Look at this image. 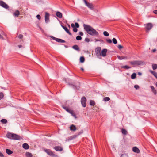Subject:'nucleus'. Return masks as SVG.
<instances>
[{"label":"nucleus","instance_id":"obj_40","mask_svg":"<svg viewBox=\"0 0 157 157\" xmlns=\"http://www.w3.org/2000/svg\"><path fill=\"white\" fill-rule=\"evenodd\" d=\"M106 41L109 43H112V40L110 39H108L106 40Z\"/></svg>","mask_w":157,"mask_h":157},{"label":"nucleus","instance_id":"obj_64","mask_svg":"<svg viewBox=\"0 0 157 157\" xmlns=\"http://www.w3.org/2000/svg\"><path fill=\"white\" fill-rule=\"evenodd\" d=\"M1 99H2V98H1V97H0V100Z\"/></svg>","mask_w":157,"mask_h":157},{"label":"nucleus","instance_id":"obj_31","mask_svg":"<svg viewBox=\"0 0 157 157\" xmlns=\"http://www.w3.org/2000/svg\"><path fill=\"white\" fill-rule=\"evenodd\" d=\"M95 103L94 101L93 100H90V104L91 105L94 106L95 105Z\"/></svg>","mask_w":157,"mask_h":157},{"label":"nucleus","instance_id":"obj_35","mask_svg":"<svg viewBox=\"0 0 157 157\" xmlns=\"http://www.w3.org/2000/svg\"><path fill=\"white\" fill-rule=\"evenodd\" d=\"M152 68L154 70L156 69L157 68V65L155 64H153L152 65Z\"/></svg>","mask_w":157,"mask_h":157},{"label":"nucleus","instance_id":"obj_42","mask_svg":"<svg viewBox=\"0 0 157 157\" xmlns=\"http://www.w3.org/2000/svg\"><path fill=\"white\" fill-rule=\"evenodd\" d=\"M23 36L22 34H20L18 35V37L19 39H22L23 38Z\"/></svg>","mask_w":157,"mask_h":157},{"label":"nucleus","instance_id":"obj_22","mask_svg":"<svg viewBox=\"0 0 157 157\" xmlns=\"http://www.w3.org/2000/svg\"><path fill=\"white\" fill-rule=\"evenodd\" d=\"M19 14V11L18 10L15 11L13 13L14 16L16 17H18Z\"/></svg>","mask_w":157,"mask_h":157},{"label":"nucleus","instance_id":"obj_3","mask_svg":"<svg viewBox=\"0 0 157 157\" xmlns=\"http://www.w3.org/2000/svg\"><path fill=\"white\" fill-rule=\"evenodd\" d=\"M145 26V29L147 32H148L152 27L153 25L152 23H149L144 25Z\"/></svg>","mask_w":157,"mask_h":157},{"label":"nucleus","instance_id":"obj_21","mask_svg":"<svg viewBox=\"0 0 157 157\" xmlns=\"http://www.w3.org/2000/svg\"><path fill=\"white\" fill-rule=\"evenodd\" d=\"M150 87L153 93H154L155 94H156V90L155 89L154 87L153 86H151Z\"/></svg>","mask_w":157,"mask_h":157},{"label":"nucleus","instance_id":"obj_28","mask_svg":"<svg viewBox=\"0 0 157 157\" xmlns=\"http://www.w3.org/2000/svg\"><path fill=\"white\" fill-rule=\"evenodd\" d=\"M150 71L156 78H157V73L154 71L151 70Z\"/></svg>","mask_w":157,"mask_h":157},{"label":"nucleus","instance_id":"obj_25","mask_svg":"<svg viewBox=\"0 0 157 157\" xmlns=\"http://www.w3.org/2000/svg\"><path fill=\"white\" fill-rule=\"evenodd\" d=\"M6 152L8 155L11 154L13 153V151H12L7 149L6 150Z\"/></svg>","mask_w":157,"mask_h":157},{"label":"nucleus","instance_id":"obj_18","mask_svg":"<svg viewBox=\"0 0 157 157\" xmlns=\"http://www.w3.org/2000/svg\"><path fill=\"white\" fill-rule=\"evenodd\" d=\"M72 48L78 51L80 50L78 46L77 45H75L73 46Z\"/></svg>","mask_w":157,"mask_h":157},{"label":"nucleus","instance_id":"obj_11","mask_svg":"<svg viewBox=\"0 0 157 157\" xmlns=\"http://www.w3.org/2000/svg\"><path fill=\"white\" fill-rule=\"evenodd\" d=\"M53 39L55 40L56 41L59 43H65V41L62 39H59L58 38H55L54 37H53Z\"/></svg>","mask_w":157,"mask_h":157},{"label":"nucleus","instance_id":"obj_33","mask_svg":"<svg viewBox=\"0 0 157 157\" xmlns=\"http://www.w3.org/2000/svg\"><path fill=\"white\" fill-rule=\"evenodd\" d=\"M136 73H133L131 75V78L132 79H134L136 78Z\"/></svg>","mask_w":157,"mask_h":157},{"label":"nucleus","instance_id":"obj_12","mask_svg":"<svg viewBox=\"0 0 157 157\" xmlns=\"http://www.w3.org/2000/svg\"><path fill=\"white\" fill-rule=\"evenodd\" d=\"M54 149L56 151H62L63 150V148L60 146H55Z\"/></svg>","mask_w":157,"mask_h":157},{"label":"nucleus","instance_id":"obj_27","mask_svg":"<svg viewBox=\"0 0 157 157\" xmlns=\"http://www.w3.org/2000/svg\"><path fill=\"white\" fill-rule=\"evenodd\" d=\"M121 132L123 135H126L127 134V131L124 129H121Z\"/></svg>","mask_w":157,"mask_h":157},{"label":"nucleus","instance_id":"obj_49","mask_svg":"<svg viewBox=\"0 0 157 157\" xmlns=\"http://www.w3.org/2000/svg\"><path fill=\"white\" fill-rule=\"evenodd\" d=\"M117 47L119 49H121L123 48L122 46L121 45H118Z\"/></svg>","mask_w":157,"mask_h":157},{"label":"nucleus","instance_id":"obj_50","mask_svg":"<svg viewBox=\"0 0 157 157\" xmlns=\"http://www.w3.org/2000/svg\"><path fill=\"white\" fill-rule=\"evenodd\" d=\"M134 88L136 89H137L139 88V86L138 85H135L134 86Z\"/></svg>","mask_w":157,"mask_h":157},{"label":"nucleus","instance_id":"obj_1","mask_svg":"<svg viewBox=\"0 0 157 157\" xmlns=\"http://www.w3.org/2000/svg\"><path fill=\"white\" fill-rule=\"evenodd\" d=\"M83 26L85 30L89 34L93 36L99 35L98 33L90 26L85 24H84Z\"/></svg>","mask_w":157,"mask_h":157},{"label":"nucleus","instance_id":"obj_43","mask_svg":"<svg viewBox=\"0 0 157 157\" xmlns=\"http://www.w3.org/2000/svg\"><path fill=\"white\" fill-rule=\"evenodd\" d=\"M4 96L2 92L0 93V97L2 98H3Z\"/></svg>","mask_w":157,"mask_h":157},{"label":"nucleus","instance_id":"obj_30","mask_svg":"<svg viewBox=\"0 0 157 157\" xmlns=\"http://www.w3.org/2000/svg\"><path fill=\"white\" fill-rule=\"evenodd\" d=\"M69 113H70L74 117H76L75 114V113L73 110H71L70 111H69Z\"/></svg>","mask_w":157,"mask_h":157},{"label":"nucleus","instance_id":"obj_54","mask_svg":"<svg viewBox=\"0 0 157 157\" xmlns=\"http://www.w3.org/2000/svg\"><path fill=\"white\" fill-rule=\"evenodd\" d=\"M153 12L155 14H157V10H155L153 11Z\"/></svg>","mask_w":157,"mask_h":157},{"label":"nucleus","instance_id":"obj_7","mask_svg":"<svg viewBox=\"0 0 157 157\" xmlns=\"http://www.w3.org/2000/svg\"><path fill=\"white\" fill-rule=\"evenodd\" d=\"M44 150L45 152L48 155L53 156L55 155L50 149H44Z\"/></svg>","mask_w":157,"mask_h":157},{"label":"nucleus","instance_id":"obj_6","mask_svg":"<svg viewBox=\"0 0 157 157\" xmlns=\"http://www.w3.org/2000/svg\"><path fill=\"white\" fill-rule=\"evenodd\" d=\"M129 63L133 65H140L142 64V62L140 61H130Z\"/></svg>","mask_w":157,"mask_h":157},{"label":"nucleus","instance_id":"obj_17","mask_svg":"<svg viewBox=\"0 0 157 157\" xmlns=\"http://www.w3.org/2000/svg\"><path fill=\"white\" fill-rule=\"evenodd\" d=\"M56 16L59 18H60L62 17V14L60 12H56Z\"/></svg>","mask_w":157,"mask_h":157},{"label":"nucleus","instance_id":"obj_4","mask_svg":"<svg viewBox=\"0 0 157 157\" xmlns=\"http://www.w3.org/2000/svg\"><path fill=\"white\" fill-rule=\"evenodd\" d=\"M101 48L100 47H98L95 49V54L98 58H99L101 56Z\"/></svg>","mask_w":157,"mask_h":157},{"label":"nucleus","instance_id":"obj_19","mask_svg":"<svg viewBox=\"0 0 157 157\" xmlns=\"http://www.w3.org/2000/svg\"><path fill=\"white\" fill-rule=\"evenodd\" d=\"M70 129L71 131H75L76 129V127L75 125H72L70 127Z\"/></svg>","mask_w":157,"mask_h":157},{"label":"nucleus","instance_id":"obj_56","mask_svg":"<svg viewBox=\"0 0 157 157\" xmlns=\"http://www.w3.org/2000/svg\"><path fill=\"white\" fill-rule=\"evenodd\" d=\"M18 46L19 48H21L23 47V46L22 45H18Z\"/></svg>","mask_w":157,"mask_h":157},{"label":"nucleus","instance_id":"obj_29","mask_svg":"<svg viewBox=\"0 0 157 157\" xmlns=\"http://www.w3.org/2000/svg\"><path fill=\"white\" fill-rule=\"evenodd\" d=\"M26 155L27 157H32L33 156L32 154L29 152H27L26 153Z\"/></svg>","mask_w":157,"mask_h":157},{"label":"nucleus","instance_id":"obj_47","mask_svg":"<svg viewBox=\"0 0 157 157\" xmlns=\"http://www.w3.org/2000/svg\"><path fill=\"white\" fill-rule=\"evenodd\" d=\"M1 34H2V35H4L5 36H6V34L3 31H2L1 32Z\"/></svg>","mask_w":157,"mask_h":157},{"label":"nucleus","instance_id":"obj_34","mask_svg":"<svg viewBox=\"0 0 157 157\" xmlns=\"http://www.w3.org/2000/svg\"><path fill=\"white\" fill-rule=\"evenodd\" d=\"M85 61V58L83 57L82 56L80 58V62L81 63H83Z\"/></svg>","mask_w":157,"mask_h":157},{"label":"nucleus","instance_id":"obj_26","mask_svg":"<svg viewBox=\"0 0 157 157\" xmlns=\"http://www.w3.org/2000/svg\"><path fill=\"white\" fill-rule=\"evenodd\" d=\"M62 107L68 112H69V111L71 110L68 107L63 105Z\"/></svg>","mask_w":157,"mask_h":157},{"label":"nucleus","instance_id":"obj_39","mask_svg":"<svg viewBox=\"0 0 157 157\" xmlns=\"http://www.w3.org/2000/svg\"><path fill=\"white\" fill-rule=\"evenodd\" d=\"M112 40L114 44H116L117 43V40L115 38H113Z\"/></svg>","mask_w":157,"mask_h":157},{"label":"nucleus","instance_id":"obj_63","mask_svg":"<svg viewBox=\"0 0 157 157\" xmlns=\"http://www.w3.org/2000/svg\"><path fill=\"white\" fill-rule=\"evenodd\" d=\"M68 26H69V28H70V25H68Z\"/></svg>","mask_w":157,"mask_h":157},{"label":"nucleus","instance_id":"obj_23","mask_svg":"<svg viewBox=\"0 0 157 157\" xmlns=\"http://www.w3.org/2000/svg\"><path fill=\"white\" fill-rule=\"evenodd\" d=\"M78 86H75L73 85H71V86H72L74 89H79V85H80V83L79 82H78Z\"/></svg>","mask_w":157,"mask_h":157},{"label":"nucleus","instance_id":"obj_14","mask_svg":"<svg viewBox=\"0 0 157 157\" xmlns=\"http://www.w3.org/2000/svg\"><path fill=\"white\" fill-rule=\"evenodd\" d=\"M132 151L134 152L137 153H139L140 152V150L136 147H134L132 148Z\"/></svg>","mask_w":157,"mask_h":157},{"label":"nucleus","instance_id":"obj_8","mask_svg":"<svg viewBox=\"0 0 157 157\" xmlns=\"http://www.w3.org/2000/svg\"><path fill=\"white\" fill-rule=\"evenodd\" d=\"M0 6L6 9L9 8V6L8 5L2 1H0Z\"/></svg>","mask_w":157,"mask_h":157},{"label":"nucleus","instance_id":"obj_51","mask_svg":"<svg viewBox=\"0 0 157 157\" xmlns=\"http://www.w3.org/2000/svg\"><path fill=\"white\" fill-rule=\"evenodd\" d=\"M79 34L81 36H82L83 35V33L82 32H79Z\"/></svg>","mask_w":157,"mask_h":157},{"label":"nucleus","instance_id":"obj_44","mask_svg":"<svg viewBox=\"0 0 157 157\" xmlns=\"http://www.w3.org/2000/svg\"><path fill=\"white\" fill-rule=\"evenodd\" d=\"M121 157H128V156L126 154H123L121 155Z\"/></svg>","mask_w":157,"mask_h":157},{"label":"nucleus","instance_id":"obj_58","mask_svg":"<svg viewBox=\"0 0 157 157\" xmlns=\"http://www.w3.org/2000/svg\"><path fill=\"white\" fill-rule=\"evenodd\" d=\"M95 40L96 41H100V40H99L97 39H95Z\"/></svg>","mask_w":157,"mask_h":157},{"label":"nucleus","instance_id":"obj_45","mask_svg":"<svg viewBox=\"0 0 157 157\" xmlns=\"http://www.w3.org/2000/svg\"><path fill=\"white\" fill-rule=\"evenodd\" d=\"M36 17L37 18L39 19V20H40V19H41V17L38 14V15H37V16H36Z\"/></svg>","mask_w":157,"mask_h":157},{"label":"nucleus","instance_id":"obj_36","mask_svg":"<svg viewBox=\"0 0 157 157\" xmlns=\"http://www.w3.org/2000/svg\"><path fill=\"white\" fill-rule=\"evenodd\" d=\"M121 67L122 68H124L125 69H129L131 68L130 67H129L128 66H127V65L122 66Z\"/></svg>","mask_w":157,"mask_h":157},{"label":"nucleus","instance_id":"obj_2","mask_svg":"<svg viewBox=\"0 0 157 157\" xmlns=\"http://www.w3.org/2000/svg\"><path fill=\"white\" fill-rule=\"evenodd\" d=\"M6 136L8 138L11 140H20L21 139V136H20L10 132L7 134Z\"/></svg>","mask_w":157,"mask_h":157},{"label":"nucleus","instance_id":"obj_24","mask_svg":"<svg viewBox=\"0 0 157 157\" xmlns=\"http://www.w3.org/2000/svg\"><path fill=\"white\" fill-rule=\"evenodd\" d=\"M0 121L3 124H6L7 122V120L5 119H1Z\"/></svg>","mask_w":157,"mask_h":157},{"label":"nucleus","instance_id":"obj_5","mask_svg":"<svg viewBox=\"0 0 157 157\" xmlns=\"http://www.w3.org/2000/svg\"><path fill=\"white\" fill-rule=\"evenodd\" d=\"M81 101L82 105L83 107H85L86 106V99L85 97H82L81 98Z\"/></svg>","mask_w":157,"mask_h":157},{"label":"nucleus","instance_id":"obj_62","mask_svg":"<svg viewBox=\"0 0 157 157\" xmlns=\"http://www.w3.org/2000/svg\"><path fill=\"white\" fill-rule=\"evenodd\" d=\"M155 85L156 86H157V82H156L155 83Z\"/></svg>","mask_w":157,"mask_h":157},{"label":"nucleus","instance_id":"obj_16","mask_svg":"<svg viewBox=\"0 0 157 157\" xmlns=\"http://www.w3.org/2000/svg\"><path fill=\"white\" fill-rule=\"evenodd\" d=\"M22 147L25 149H28L29 147V145L26 143H24L22 145Z\"/></svg>","mask_w":157,"mask_h":157},{"label":"nucleus","instance_id":"obj_37","mask_svg":"<svg viewBox=\"0 0 157 157\" xmlns=\"http://www.w3.org/2000/svg\"><path fill=\"white\" fill-rule=\"evenodd\" d=\"M103 34L106 36H107L109 35L107 31H104L103 32Z\"/></svg>","mask_w":157,"mask_h":157},{"label":"nucleus","instance_id":"obj_15","mask_svg":"<svg viewBox=\"0 0 157 157\" xmlns=\"http://www.w3.org/2000/svg\"><path fill=\"white\" fill-rule=\"evenodd\" d=\"M107 50L106 49H104L101 51V56L105 57L106 56Z\"/></svg>","mask_w":157,"mask_h":157},{"label":"nucleus","instance_id":"obj_10","mask_svg":"<svg viewBox=\"0 0 157 157\" xmlns=\"http://www.w3.org/2000/svg\"><path fill=\"white\" fill-rule=\"evenodd\" d=\"M86 5L91 10H94V6L93 4L91 3H90L87 2L85 3Z\"/></svg>","mask_w":157,"mask_h":157},{"label":"nucleus","instance_id":"obj_53","mask_svg":"<svg viewBox=\"0 0 157 157\" xmlns=\"http://www.w3.org/2000/svg\"><path fill=\"white\" fill-rule=\"evenodd\" d=\"M0 156H1V157H4V156L3 154L2 153L0 152Z\"/></svg>","mask_w":157,"mask_h":157},{"label":"nucleus","instance_id":"obj_55","mask_svg":"<svg viewBox=\"0 0 157 157\" xmlns=\"http://www.w3.org/2000/svg\"><path fill=\"white\" fill-rule=\"evenodd\" d=\"M0 39H2V40H4V39L3 38V37L0 34Z\"/></svg>","mask_w":157,"mask_h":157},{"label":"nucleus","instance_id":"obj_60","mask_svg":"<svg viewBox=\"0 0 157 157\" xmlns=\"http://www.w3.org/2000/svg\"><path fill=\"white\" fill-rule=\"evenodd\" d=\"M138 74L139 75H141V73H140V72H139L138 73Z\"/></svg>","mask_w":157,"mask_h":157},{"label":"nucleus","instance_id":"obj_20","mask_svg":"<svg viewBox=\"0 0 157 157\" xmlns=\"http://www.w3.org/2000/svg\"><path fill=\"white\" fill-rule=\"evenodd\" d=\"M117 58L120 60H122V59H127V56H117Z\"/></svg>","mask_w":157,"mask_h":157},{"label":"nucleus","instance_id":"obj_9","mask_svg":"<svg viewBox=\"0 0 157 157\" xmlns=\"http://www.w3.org/2000/svg\"><path fill=\"white\" fill-rule=\"evenodd\" d=\"M49 14L47 12L45 13V20L46 23H48L50 21L49 20Z\"/></svg>","mask_w":157,"mask_h":157},{"label":"nucleus","instance_id":"obj_13","mask_svg":"<svg viewBox=\"0 0 157 157\" xmlns=\"http://www.w3.org/2000/svg\"><path fill=\"white\" fill-rule=\"evenodd\" d=\"M61 26L70 35H72V34L70 32L69 30L68 29L67 27L64 26L62 25H61Z\"/></svg>","mask_w":157,"mask_h":157},{"label":"nucleus","instance_id":"obj_52","mask_svg":"<svg viewBox=\"0 0 157 157\" xmlns=\"http://www.w3.org/2000/svg\"><path fill=\"white\" fill-rule=\"evenodd\" d=\"M71 27L72 28H75V25H74V24H73V23H72V24H71Z\"/></svg>","mask_w":157,"mask_h":157},{"label":"nucleus","instance_id":"obj_48","mask_svg":"<svg viewBox=\"0 0 157 157\" xmlns=\"http://www.w3.org/2000/svg\"><path fill=\"white\" fill-rule=\"evenodd\" d=\"M85 40L86 41L88 42L90 41V40L89 39L86 38L85 39Z\"/></svg>","mask_w":157,"mask_h":157},{"label":"nucleus","instance_id":"obj_59","mask_svg":"<svg viewBox=\"0 0 157 157\" xmlns=\"http://www.w3.org/2000/svg\"><path fill=\"white\" fill-rule=\"evenodd\" d=\"M81 70L82 71H84V69L83 68H81Z\"/></svg>","mask_w":157,"mask_h":157},{"label":"nucleus","instance_id":"obj_57","mask_svg":"<svg viewBox=\"0 0 157 157\" xmlns=\"http://www.w3.org/2000/svg\"><path fill=\"white\" fill-rule=\"evenodd\" d=\"M156 49H155L152 50V51L153 52H155L156 51Z\"/></svg>","mask_w":157,"mask_h":157},{"label":"nucleus","instance_id":"obj_41","mask_svg":"<svg viewBox=\"0 0 157 157\" xmlns=\"http://www.w3.org/2000/svg\"><path fill=\"white\" fill-rule=\"evenodd\" d=\"M75 25L76 28H78L79 27V25L78 23H75Z\"/></svg>","mask_w":157,"mask_h":157},{"label":"nucleus","instance_id":"obj_38","mask_svg":"<svg viewBox=\"0 0 157 157\" xmlns=\"http://www.w3.org/2000/svg\"><path fill=\"white\" fill-rule=\"evenodd\" d=\"M82 37L80 36H76V39L78 40H79L82 39Z\"/></svg>","mask_w":157,"mask_h":157},{"label":"nucleus","instance_id":"obj_61","mask_svg":"<svg viewBox=\"0 0 157 157\" xmlns=\"http://www.w3.org/2000/svg\"><path fill=\"white\" fill-rule=\"evenodd\" d=\"M83 0L84 1L85 3L86 2H87V1H86V0Z\"/></svg>","mask_w":157,"mask_h":157},{"label":"nucleus","instance_id":"obj_32","mask_svg":"<svg viewBox=\"0 0 157 157\" xmlns=\"http://www.w3.org/2000/svg\"><path fill=\"white\" fill-rule=\"evenodd\" d=\"M110 100V98L109 97H105L103 98V100L106 101H109Z\"/></svg>","mask_w":157,"mask_h":157},{"label":"nucleus","instance_id":"obj_46","mask_svg":"<svg viewBox=\"0 0 157 157\" xmlns=\"http://www.w3.org/2000/svg\"><path fill=\"white\" fill-rule=\"evenodd\" d=\"M73 31L75 32H77L78 29L76 28H73Z\"/></svg>","mask_w":157,"mask_h":157}]
</instances>
